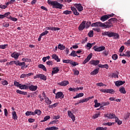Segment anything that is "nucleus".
I'll return each instance as SVG.
<instances>
[{
	"label": "nucleus",
	"mask_w": 130,
	"mask_h": 130,
	"mask_svg": "<svg viewBox=\"0 0 130 130\" xmlns=\"http://www.w3.org/2000/svg\"><path fill=\"white\" fill-rule=\"evenodd\" d=\"M103 36H108V37H114L113 39H119V35L118 33L112 31H105L102 34Z\"/></svg>",
	"instance_id": "obj_1"
},
{
	"label": "nucleus",
	"mask_w": 130,
	"mask_h": 130,
	"mask_svg": "<svg viewBox=\"0 0 130 130\" xmlns=\"http://www.w3.org/2000/svg\"><path fill=\"white\" fill-rule=\"evenodd\" d=\"M47 3L48 5L52 6V8L54 9H59L60 10H61V9H62V7H63V5L61 4L56 1H51V0H48Z\"/></svg>",
	"instance_id": "obj_2"
},
{
	"label": "nucleus",
	"mask_w": 130,
	"mask_h": 130,
	"mask_svg": "<svg viewBox=\"0 0 130 130\" xmlns=\"http://www.w3.org/2000/svg\"><path fill=\"white\" fill-rule=\"evenodd\" d=\"M105 117H107V118H109V119H112V118H115V122H117L119 125H120L122 123V121L120 120L119 119H118V117H116L115 114H104Z\"/></svg>",
	"instance_id": "obj_3"
},
{
	"label": "nucleus",
	"mask_w": 130,
	"mask_h": 130,
	"mask_svg": "<svg viewBox=\"0 0 130 130\" xmlns=\"http://www.w3.org/2000/svg\"><path fill=\"white\" fill-rule=\"evenodd\" d=\"M115 22H117V19L115 18H112L106 22L105 24H106L108 28H111V27H113V23H112V22L115 23Z\"/></svg>",
	"instance_id": "obj_4"
},
{
	"label": "nucleus",
	"mask_w": 130,
	"mask_h": 130,
	"mask_svg": "<svg viewBox=\"0 0 130 130\" xmlns=\"http://www.w3.org/2000/svg\"><path fill=\"white\" fill-rule=\"evenodd\" d=\"M41 113H42V112L40 110L36 109L34 112L27 111L25 113V115L26 116H29L30 115H36V114H37V115H41Z\"/></svg>",
	"instance_id": "obj_5"
},
{
	"label": "nucleus",
	"mask_w": 130,
	"mask_h": 130,
	"mask_svg": "<svg viewBox=\"0 0 130 130\" xmlns=\"http://www.w3.org/2000/svg\"><path fill=\"white\" fill-rule=\"evenodd\" d=\"M93 49L94 50V51L100 52V51H103V50H105V47L103 46L101 47L94 46L93 48Z\"/></svg>",
	"instance_id": "obj_6"
},
{
	"label": "nucleus",
	"mask_w": 130,
	"mask_h": 130,
	"mask_svg": "<svg viewBox=\"0 0 130 130\" xmlns=\"http://www.w3.org/2000/svg\"><path fill=\"white\" fill-rule=\"evenodd\" d=\"M64 98V94H63L62 92L59 91L56 93V95H55L56 99H59V98H60L61 99H63Z\"/></svg>",
	"instance_id": "obj_7"
},
{
	"label": "nucleus",
	"mask_w": 130,
	"mask_h": 130,
	"mask_svg": "<svg viewBox=\"0 0 130 130\" xmlns=\"http://www.w3.org/2000/svg\"><path fill=\"white\" fill-rule=\"evenodd\" d=\"M96 26L97 27H103L104 29H107V28H108L107 27V24H106L105 22L103 23L101 22H96Z\"/></svg>",
	"instance_id": "obj_8"
},
{
	"label": "nucleus",
	"mask_w": 130,
	"mask_h": 130,
	"mask_svg": "<svg viewBox=\"0 0 130 130\" xmlns=\"http://www.w3.org/2000/svg\"><path fill=\"white\" fill-rule=\"evenodd\" d=\"M68 116H69V117L71 118L73 121H75V120H76V117H75V115L73 114V113H72V111L69 110L68 111Z\"/></svg>",
	"instance_id": "obj_9"
},
{
	"label": "nucleus",
	"mask_w": 130,
	"mask_h": 130,
	"mask_svg": "<svg viewBox=\"0 0 130 130\" xmlns=\"http://www.w3.org/2000/svg\"><path fill=\"white\" fill-rule=\"evenodd\" d=\"M69 84H70V83L69 82V81H63L61 82L60 83H57V84L58 86H62L63 87H66V86H67V85H69Z\"/></svg>",
	"instance_id": "obj_10"
},
{
	"label": "nucleus",
	"mask_w": 130,
	"mask_h": 130,
	"mask_svg": "<svg viewBox=\"0 0 130 130\" xmlns=\"http://www.w3.org/2000/svg\"><path fill=\"white\" fill-rule=\"evenodd\" d=\"M85 25H86V21H83L78 27V30L83 31L85 29V27H86Z\"/></svg>",
	"instance_id": "obj_11"
},
{
	"label": "nucleus",
	"mask_w": 130,
	"mask_h": 130,
	"mask_svg": "<svg viewBox=\"0 0 130 130\" xmlns=\"http://www.w3.org/2000/svg\"><path fill=\"white\" fill-rule=\"evenodd\" d=\"M28 89L30 91H36L38 89V86L37 85H33V84L29 85Z\"/></svg>",
	"instance_id": "obj_12"
},
{
	"label": "nucleus",
	"mask_w": 130,
	"mask_h": 130,
	"mask_svg": "<svg viewBox=\"0 0 130 130\" xmlns=\"http://www.w3.org/2000/svg\"><path fill=\"white\" fill-rule=\"evenodd\" d=\"M33 75H34L33 73H30L27 74H22L20 76V78L24 79L25 78H28V77H30V76H33Z\"/></svg>",
	"instance_id": "obj_13"
},
{
	"label": "nucleus",
	"mask_w": 130,
	"mask_h": 130,
	"mask_svg": "<svg viewBox=\"0 0 130 130\" xmlns=\"http://www.w3.org/2000/svg\"><path fill=\"white\" fill-rule=\"evenodd\" d=\"M75 7L79 12H82V11H83L84 9V8H83V6H82V5H81V4H75Z\"/></svg>",
	"instance_id": "obj_14"
},
{
	"label": "nucleus",
	"mask_w": 130,
	"mask_h": 130,
	"mask_svg": "<svg viewBox=\"0 0 130 130\" xmlns=\"http://www.w3.org/2000/svg\"><path fill=\"white\" fill-rule=\"evenodd\" d=\"M100 62V61L98 60H92L89 61L90 64H92L93 66H98Z\"/></svg>",
	"instance_id": "obj_15"
},
{
	"label": "nucleus",
	"mask_w": 130,
	"mask_h": 130,
	"mask_svg": "<svg viewBox=\"0 0 130 130\" xmlns=\"http://www.w3.org/2000/svg\"><path fill=\"white\" fill-rule=\"evenodd\" d=\"M108 19H109L108 15H104L101 17L100 20H102V22H105V21H107Z\"/></svg>",
	"instance_id": "obj_16"
},
{
	"label": "nucleus",
	"mask_w": 130,
	"mask_h": 130,
	"mask_svg": "<svg viewBox=\"0 0 130 130\" xmlns=\"http://www.w3.org/2000/svg\"><path fill=\"white\" fill-rule=\"evenodd\" d=\"M71 9L75 16H79V15H80V13L78 12V11H77L76 8L74 7H71Z\"/></svg>",
	"instance_id": "obj_17"
},
{
	"label": "nucleus",
	"mask_w": 130,
	"mask_h": 130,
	"mask_svg": "<svg viewBox=\"0 0 130 130\" xmlns=\"http://www.w3.org/2000/svg\"><path fill=\"white\" fill-rule=\"evenodd\" d=\"M11 56L13 57V58H15V59H18L19 56H20V53L14 52L11 54Z\"/></svg>",
	"instance_id": "obj_18"
},
{
	"label": "nucleus",
	"mask_w": 130,
	"mask_h": 130,
	"mask_svg": "<svg viewBox=\"0 0 130 130\" xmlns=\"http://www.w3.org/2000/svg\"><path fill=\"white\" fill-rule=\"evenodd\" d=\"M52 58L53 59H55V60H56L57 62H59V61H60V58H58V56H57L55 54H53L52 55Z\"/></svg>",
	"instance_id": "obj_19"
},
{
	"label": "nucleus",
	"mask_w": 130,
	"mask_h": 130,
	"mask_svg": "<svg viewBox=\"0 0 130 130\" xmlns=\"http://www.w3.org/2000/svg\"><path fill=\"white\" fill-rule=\"evenodd\" d=\"M52 76H53L54 74H57L58 72H59V69H58V67H54L52 68Z\"/></svg>",
	"instance_id": "obj_20"
},
{
	"label": "nucleus",
	"mask_w": 130,
	"mask_h": 130,
	"mask_svg": "<svg viewBox=\"0 0 130 130\" xmlns=\"http://www.w3.org/2000/svg\"><path fill=\"white\" fill-rule=\"evenodd\" d=\"M12 118L14 120H18V116L17 115V113H16V111H13L12 112Z\"/></svg>",
	"instance_id": "obj_21"
},
{
	"label": "nucleus",
	"mask_w": 130,
	"mask_h": 130,
	"mask_svg": "<svg viewBox=\"0 0 130 130\" xmlns=\"http://www.w3.org/2000/svg\"><path fill=\"white\" fill-rule=\"evenodd\" d=\"M125 83V81H117L115 82V85L117 86V87H118L119 86H121V85H123Z\"/></svg>",
	"instance_id": "obj_22"
},
{
	"label": "nucleus",
	"mask_w": 130,
	"mask_h": 130,
	"mask_svg": "<svg viewBox=\"0 0 130 130\" xmlns=\"http://www.w3.org/2000/svg\"><path fill=\"white\" fill-rule=\"evenodd\" d=\"M29 86L26 85H20L19 86V89H21V90H28Z\"/></svg>",
	"instance_id": "obj_23"
},
{
	"label": "nucleus",
	"mask_w": 130,
	"mask_h": 130,
	"mask_svg": "<svg viewBox=\"0 0 130 130\" xmlns=\"http://www.w3.org/2000/svg\"><path fill=\"white\" fill-rule=\"evenodd\" d=\"M119 91L121 93V94H126V91H125V89L124 87H120L119 89Z\"/></svg>",
	"instance_id": "obj_24"
},
{
	"label": "nucleus",
	"mask_w": 130,
	"mask_h": 130,
	"mask_svg": "<svg viewBox=\"0 0 130 130\" xmlns=\"http://www.w3.org/2000/svg\"><path fill=\"white\" fill-rule=\"evenodd\" d=\"M38 68H39L40 69H42L43 71H44V72H46V71H47L45 66L44 65H43V64H39Z\"/></svg>",
	"instance_id": "obj_25"
},
{
	"label": "nucleus",
	"mask_w": 130,
	"mask_h": 130,
	"mask_svg": "<svg viewBox=\"0 0 130 130\" xmlns=\"http://www.w3.org/2000/svg\"><path fill=\"white\" fill-rule=\"evenodd\" d=\"M84 96L83 93H80L79 94H76L75 96L73 97V99H77V98H80V97H83Z\"/></svg>",
	"instance_id": "obj_26"
},
{
	"label": "nucleus",
	"mask_w": 130,
	"mask_h": 130,
	"mask_svg": "<svg viewBox=\"0 0 130 130\" xmlns=\"http://www.w3.org/2000/svg\"><path fill=\"white\" fill-rule=\"evenodd\" d=\"M58 48L60 49V50H63L64 49H66V46L62 44H59L58 45Z\"/></svg>",
	"instance_id": "obj_27"
},
{
	"label": "nucleus",
	"mask_w": 130,
	"mask_h": 130,
	"mask_svg": "<svg viewBox=\"0 0 130 130\" xmlns=\"http://www.w3.org/2000/svg\"><path fill=\"white\" fill-rule=\"evenodd\" d=\"M99 73V69H94L93 71L91 72L90 75L94 76L95 75H97Z\"/></svg>",
	"instance_id": "obj_28"
},
{
	"label": "nucleus",
	"mask_w": 130,
	"mask_h": 130,
	"mask_svg": "<svg viewBox=\"0 0 130 130\" xmlns=\"http://www.w3.org/2000/svg\"><path fill=\"white\" fill-rule=\"evenodd\" d=\"M16 92H17L18 94H20L21 95H27V92L22 91L21 90H20L19 89H17L16 90Z\"/></svg>",
	"instance_id": "obj_29"
},
{
	"label": "nucleus",
	"mask_w": 130,
	"mask_h": 130,
	"mask_svg": "<svg viewBox=\"0 0 130 130\" xmlns=\"http://www.w3.org/2000/svg\"><path fill=\"white\" fill-rule=\"evenodd\" d=\"M58 127L55 126H52L50 127L46 128L45 130H57Z\"/></svg>",
	"instance_id": "obj_30"
},
{
	"label": "nucleus",
	"mask_w": 130,
	"mask_h": 130,
	"mask_svg": "<svg viewBox=\"0 0 130 130\" xmlns=\"http://www.w3.org/2000/svg\"><path fill=\"white\" fill-rule=\"evenodd\" d=\"M45 100L46 103L48 105H50V104H51L52 102H51V101H50V100H49V98H46V99H45Z\"/></svg>",
	"instance_id": "obj_31"
},
{
	"label": "nucleus",
	"mask_w": 130,
	"mask_h": 130,
	"mask_svg": "<svg viewBox=\"0 0 130 130\" xmlns=\"http://www.w3.org/2000/svg\"><path fill=\"white\" fill-rule=\"evenodd\" d=\"M71 56H73V57H75L76 56H78V55H77V53L76 52V51L73 50L71 52V53L70 54Z\"/></svg>",
	"instance_id": "obj_32"
},
{
	"label": "nucleus",
	"mask_w": 130,
	"mask_h": 130,
	"mask_svg": "<svg viewBox=\"0 0 130 130\" xmlns=\"http://www.w3.org/2000/svg\"><path fill=\"white\" fill-rule=\"evenodd\" d=\"M40 79L43 80V81H46L47 80L46 76H45V75L44 74H40Z\"/></svg>",
	"instance_id": "obj_33"
},
{
	"label": "nucleus",
	"mask_w": 130,
	"mask_h": 130,
	"mask_svg": "<svg viewBox=\"0 0 130 130\" xmlns=\"http://www.w3.org/2000/svg\"><path fill=\"white\" fill-rule=\"evenodd\" d=\"M8 19H10L11 21H13V22H17L18 21V19L16 18L12 17L11 16L8 17Z\"/></svg>",
	"instance_id": "obj_34"
},
{
	"label": "nucleus",
	"mask_w": 130,
	"mask_h": 130,
	"mask_svg": "<svg viewBox=\"0 0 130 130\" xmlns=\"http://www.w3.org/2000/svg\"><path fill=\"white\" fill-rule=\"evenodd\" d=\"M69 90L72 92H76V91L79 90V87H77L76 88H73L72 87H70L69 88Z\"/></svg>",
	"instance_id": "obj_35"
},
{
	"label": "nucleus",
	"mask_w": 130,
	"mask_h": 130,
	"mask_svg": "<svg viewBox=\"0 0 130 130\" xmlns=\"http://www.w3.org/2000/svg\"><path fill=\"white\" fill-rule=\"evenodd\" d=\"M109 104H110V103L109 102L102 103L101 104V107H103V106H107V105H109Z\"/></svg>",
	"instance_id": "obj_36"
},
{
	"label": "nucleus",
	"mask_w": 130,
	"mask_h": 130,
	"mask_svg": "<svg viewBox=\"0 0 130 130\" xmlns=\"http://www.w3.org/2000/svg\"><path fill=\"white\" fill-rule=\"evenodd\" d=\"M46 64L49 67L53 66V62L51 60H49L46 62Z\"/></svg>",
	"instance_id": "obj_37"
},
{
	"label": "nucleus",
	"mask_w": 130,
	"mask_h": 130,
	"mask_svg": "<svg viewBox=\"0 0 130 130\" xmlns=\"http://www.w3.org/2000/svg\"><path fill=\"white\" fill-rule=\"evenodd\" d=\"M48 119H50V116H46L44 118V120L42 121V122H44V121H46L48 120Z\"/></svg>",
	"instance_id": "obj_38"
},
{
	"label": "nucleus",
	"mask_w": 130,
	"mask_h": 130,
	"mask_svg": "<svg viewBox=\"0 0 130 130\" xmlns=\"http://www.w3.org/2000/svg\"><path fill=\"white\" fill-rule=\"evenodd\" d=\"M1 84H2L3 86H6L7 85H8L9 82L7 80H3L1 81Z\"/></svg>",
	"instance_id": "obj_39"
},
{
	"label": "nucleus",
	"mask_w": 130,
	"mask_h": 130,
	"mask_svg": "<svg viewBox=\"0 0 130 130\" xmlns=\"http://www.w3.org/2000/svg\"><path fill=\"white\" fill-rule=\"evenodd\" d=\"M14 86H15V87H18L19 88H20V85H22L21 84H20V83H19L17 81H14Z\"/></svg>",
	"instance_id": "obj_40"
},
{
	"label": "nucleus",
	"mask_w": 130,
	"mask_h": 130,
	"mask_svg": "<svg viewBox=\"0 0 130 130\" xmlns=\"http://www.w3.org/2000/svg\"><path fill=\"white\" fill-rule=\"evenodd\" d=\"M62 62L64 63H71V62H72V60H71L70 59H63L62 60Z\"/></svg>",
	"instance_id": "obj_41"
},
{
	"label": "nucleus",
	"mask_w": 130,
	"mask_h": 130,
	"mask_svg": "<svg viewBox=\"0 0 130 130\" xmlns=\"http://www.w3.org/2000/svg\"><path fill=\"white\" fill-rule=\"evenodd\" d=\"M130 116V113H126L124 114V118L125 119H127V118H129Z\"/></svg>",
	"instance_id": "obj_42"
},
{
	"label": "nucleus",
	"mask_w": 130,
	"mask_h": 130,
	"mask_svg": "<svg viewBox=\"0 0 130 130\" xmlns=\"http://www.w3.org/2000/svg\"><path fill=\"white\" fill-rule=\"evenodd\" d=\"M63 14H64L65 15H71V14H72V11L66 10L63 11Z\"/></svg>",
	"instance_id": "obj_43"
},
{
	"label": "nucleus",
	"mask_w": 130,
	"mask_h": 130,
	"mask_svg": "<svg viewBox=\"0 0 130 130\" xmlns=\"http://www.w3.org/2000/svg\"><path fill=\"white\" fill-rule=\"evenodd\" d=\"M94 33L93 32V30H90L89 32H88V37H90V38H91V37H93Z\"/></svg>",
	"instance_id": "obj_44"
},
{
	"label": "nucleus",
	"mask_w": 130,
	"mask_h": 130,
	"mask_svg": "<svg viewBox=\"0 0 130 130\" xmlns=\"http://www.w3.org/2000/svg\"><path fill=\"white\" fill-rule=\"evenodd\" d=\"M22 61H25L27 62L31 61V60L28 58H23L22 59Z\"/></svg>",
	"instance_id": "obj_45"
},
{
	"label": "nucleus",
	"mask_w": 130,
	"mask_h": 130,
	"mask_svg": "<svg viewBox=\"0 0 130 130\" xmlns=\"http://www.w3.org/2000/svg\"><path fill=\"white\" fill-rule=\"evenodd\" d=\"M107 127H97L95 130H107Z\"/></svg>",
	"instance_id": "obj_46"
},
{
	"label": "nucleus",
	"mask_w": 130,
	"mask_h": 130,
	"mask_svg": "<svg viewBox=\"0 0 130 130\" xmlns=\"http://www.w3.org/2000/svg\"><path fill=\"white\" fill-rule=\"evenodd\" d=\"M112 57L113 59H114V60H116V59L118 58V56L117 55V54H113Z\"/></svg>",
	"instance_id": "obj_47"
},
{
	"label": "nucleus",
	"mask_w": 130,
	"mask_h": 130,
	"mask_svg": "<svg viewBox=\"0 0 130 130\" xmlns=\"http://www.w3.org/2000/svg\"><path fill=\"white\" fill-rule=\"evenodd\" d=\"M90 26H91V21H88L86 23L85 27L86 29H88Z\"/></svg>",
	"instance_id": "obj_48"
},
{
	"label": "nucleus",
	"mask_w": 130,
	"mask_h": 130,
	"mask_svg": "<svg viewBox=\"0 0 130 130\" xmlns=\"http://www.w3.org/2000/svg\"><path fill=\"white\" fill-rule=\"evenodd\" d=\"M87 101H89V99H88V98L81 100L80 103H84V102H87Z\"/></svg>",
	"instance_id": "obj_49"
},
{
	"label": "nucleus",
	"mask_w": 130,
	"mask_h": 130,
	"mask_svg": "<svg viewBox=\"0 0 130 130\" xmlns=\"http://www.w3.org/2000/svg\"><path fill=\"white\" fill-rule=\"evenodd\" d=\"M108 93L110 94H114V90L112 89H108Z\"/></svg>",
	"instance_id": "obj_50"
},
{
	"label": "nucleus",
	"mask_w": 130,
	"mask_h": 130,
	"mask_svg": "<svg viewBox=\"0 0 130 130\" xmlns=\"http://www.w3.org/2000/svg\"><path fill=\"white\" fill-rule=\"evenodd\" d=\"M100 115V113L95 114L93 115L92 118H93V119H95V118H98V117H99Z\"/></svg>",
	"instance_id": "obj_51"
},
{
	"label": "nucleus",
	"mask_w": 130,
	"mask_h": 130,
	"mask_svg": "<svg viewBox=\"0 0 130 130\" xmlns=\"http://www.w3.org/2000/svg\"><path fill=\"white\" fill-rule=\"evenodd\" d=\"M48 33H49L48 31L46 30L44 32L41 34L40 35H41V36H42H42H45V35H47L48 34Z\"/></svg>",
	"instance_id": "obj_52"
},
{
	"label": "nucleus",
	"mask_w": 130,
	"mask_h": 130,
	"mask_svg": "<svg viewBox=\"0 0 130 130\" xmlns=\"http://www.w3.org/2000/svg\"><path fill=\"white\" fill-rule=\"evenodd\" d=\"M92 30H93V31H95V32H98V33H100V32H101V29H100V28H92Z\"/></svg>",
	"instance_id": "obj_53"
},
{
	"label": "nucleus",
	"mask_w": 130,
	"mask_h": 130,
	"mask_svg": "<svg viewBox=\"0 0 130 130\" xmlns=\"http://www.w3.org/2000/svg\"><path fill=\"white\" fill-rule=\"evenodd\" d=\"M71 64H72V66H73V67H76V66H78V62H76L75 61H71Z\"/></svg>",
	"instance_id": "obj_54"
},
{
	"label": "nucleus",
	"mask_w": 130,
	"mask_h": 130,
	"mask_svg": "<svg viewBox=\"0 0 130 130\" xmlns=\"http://www.w3.org/2000/svg\"><path fill=\"white\" fill-rule=\"evenodd\" d=\"M114 124V123L113 122H108L104 124V125H108L109 126H111V125H112V124Z\"/></svg>",
	"instance_id": "obj_55"
},
{
	"label": "nucleus",
	"mask_w": 130,
	"mask_h": 130,
	"mask_svg": "<svg viewBox=\"0 0 130 130\" xmlns=\"http://www.w3.org/2000/svg\"><path fill=\"white\" fill-rule=\"evenodd\" d=\"M6 46H8L7 44L1 45H0V48H1V49H6Z\"/></svg>",
	"instance_id": "obj_56"
},
{
	"label": "nucleus",
	"mask_w": 130,
	"mask_h": 130,
	"mask_svg": "<svg viewBox=\"0 0 130 130\" xmlns=\"http://www.w3.org/2000/svg\"><path fill=\"white\" fill-rule=\"evenodd\" d=\"M3 27H5L6 28H7V27H9V26H10V24L9 23V22H5L3 23Z\"/></svg>",
	"instance_id": "obj_57"
},
{
	"label": "nucleus",
	"mask_w": 130,
	"mask_h": 130,
	"mask_svg": "<svg viewBox=\"0 0 130 130\" xmlns=\"http://www.w3.org/2000/svg\"><path fill=\"white\" fill-rule=\"evenodd\" d=\"M60 118V116L58 115V116L54 115L53 116V119H59Z\"/></svg>",
	"instance_id": "obj_58"
},
{
	"label": "nucleus",
	"mask_w": 130,
	"mask_h": 130,
	"mask_svg": "<svg viewBox=\"0 0 130 130\" xmlns=\"http://www.w3.org/2000/svg\"><path fill=\"white\" fill-rule=\"evenodd\" d=\"M92 56H93V54L90 53L87 56L86 58H87L88 59H89L90 60L91 59V58H92Z\"/></svg>",
	"instance_id": "obj_59"
},
{
	"label": "nucleus",
	"mask_w": 130,
	"mask_h": 130,
	"mask_svg": "<svg viewBox=\"0 0 130 130\" xmlns=\"http://www.w3.org/2000/svg\"><path fill=\"white\" fill-rule=\"evenodd\" d=\"M112 78H118V75L116 73H112Z\"/></svg>",
	"instance_id": "obj_60"
},
{
	"label": "nucleus",
	"mask_w": 130,
	"mask_h": 130,
	"mask_svg": "<svg viewBox=\"0 0 130 130\" xmlns=\"http://www.w3.org/2000/svg\"><path fill=\"white\" fill-rule=\"evenodd\" d=\"M125 56H128V57H130V51H127L125 52Z\"/></svg>",
	"instance_id": "obj_61"
},
{
	"label": "nucleus",
	"mask_w": 130,
	"mask_h": 130,
	"mask_svg": "<svg viewBox=\"0 0 130 130\" xmlns=\"http://www.w3.org/2000/svg\"><path fill=\"white\" fill-rule=\"evenodd\" d=\"M28 121L29 122L32 123V122H34V121H35V119H33L32 118H30L28 119Z\"/></svg>",
	"instance_id": "obj_62"
},
{
	"label": "nucleus",
	"mask_w": 130,
	"mask_h": 130,
	"mask_svg": "<svg viewBox=\"0 0 130 130\" xmlns=\"http://www.w3.org/2000/svg\"><path fill=\"white\" fill-rule=\"evenodd\" d=\"M4 114L5 116H8L9 113H8V110L7 109H4Z\"/></svg>",
	"instance_id": "obj_63"
},
{
	"label": "nucleus",
	"mask_w": 130,
	"mask_h": 130,
	"mask_svg": "<svg viewBox=\"0 0 130 130\" xmlns=\"http://www.w3.org/2000/svg\"><path fill=\"white\" fill-rule=\"evenodd\" d=\"M92 44H91L90 43H88L86 46L87 47H89V49H91V47H92Z\"/></svg>",
	"instance_id": "obj_64"
}]
</instances>
